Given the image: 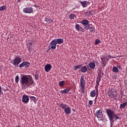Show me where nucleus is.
Masks as SVG:
<instances>
[{
    "label": "nucleus",
    "instance_id": "4",
    "mask_svg": "<svg viewBox=\"0 0 127 127\" xmlns=\"http://www.w3.org/2000/svg\"><path fill=\"white\" fill-rule=\"evenodd\" d=\"M21 63V59L19 57H16L11 62L14 66H18Z\"/></svg>",
    "mask_w": 127,
    "mask_h": 127
},
{
    "label": "nucleus",
    "instance_id": "1",
    "mask_svg": "<svg viewBox=\"0 0 127 127\" xmlns=\"http://www.w3.org/2000/svg\"><path fill=\"white\" fill-rule=\"evenodd\" d=\"M21 83V88L23 89H26V88H28V87H30L31 85H35L34 83V81H33V79L32 77H31L30 79L28 78V75H23L21 77V79L20 80Z\"/></svg>",
    "mask_w": 127,
    "mask_h": 127
},
{
    "label": "nucleus",
    "instance_id": "6",
    "mask_svg": "<svg viewBox=\"0 0 127 127\" xmlns=\"http://www.w3.org/2000/svg\"><path fill=\"white\" fill-rule=\"evenodd\" d=\"M95 116L98 119L99 121H102V118H103V113L102 112V110H99L96 111Z\"/></svg>",
    "mask_w": 127,
    "mask_h": 127
},
{
    "label": "nucleus",
    "instance_id": "16",
    "mask_svg": "<svg viewBox=\"0 0 127 127\" xmlns=\"http://www.w3.org/2000/svg\"><path fill=\"white\" fill-rule=\"evenodd\" d=\"M80 3L83 7H87L88 6V4H89V1H80Z\"/></svg>",
    "mask_w": 127,
    "mask_h": 127
},
{
    "label": "nucleus",
    "instance_id": "35",
    "mask_svg": "<svg viewBox=\"0 0 127 127\" xmlns=\"http://www.w3.org/2000/svg\"><path fill=\"white\" fill-rule=\"evenodd\" d=\"M90 32H95V27H91L89 29Z\"/></svg>",
    "mask_w": 127,
    "mask_h": 127
},
{
    "label": "nucleus",
    "instance_id": "17",
    "mask_svg": "<svg viewBox=\"0 0 127 127\" xmlns=\"http://www.w3.org/2000/svg\"><path fill=\"white\" fill-rule=\"evenodd\" d=\"M100 82H101V77H98L97 78L96 85V87H95V89H96V90L97 92H98V88H97V87H98L99 86V85H100Z\"/></svg>",
    "mask_w": 127,
    "mask_h": 127
},
{
    "label": "nucleus",
    "instance_id": "23",
    "mask_svg": "<svg viewBox=\"0 0 127 127\" xmlns=\"http://www.w3.org/2000/svg\"><path fill=\"white\" fill-rule=\"evenodd\" d=\"M32 44H33V41L29 40L26 43V46L27 47H31L32 46Z\"/></svg>",
    "mask_w": 127,
    "mask_h": 127
},
{
    "label": "nucleus",
    "instance_id": "40",
    "mask_svg": "<svg viewBox=\"0 0 127 127\" xmlns=\"http://www.w3.org/2000/svg\"><path fill=\"white\" fill-rule=\"evenodd\" d=\"M113 79H115L116 80V79H117V78H118V75H114L113 77H112Z\"/></svg>",
    "mask_w": 127,
    "mask_h": 127
},
{
    "label": "nucleus",
    "instance_id": "11",
    "mask_svg": "<svg viewBox=\"0 0 127 127\" xmlns=\"http://www.w3.org/2000/svg\"><path fill=\"white\" fill-rule=\"evenodd\" d=\"M114 92H115L114 89H110L109 90H108V94L109 97H110V98H115V97H116V94H115V93H114Z\"/></svg>",
    "mask_w": 127,
    "mask_h": 127
},
{
    "label": "nucleus",
    "instance_id": "44",
    "mask_svg": "<svg viewBox=\"0 0 127 127\" xmlns=\"http://www.w3.org/2000/svg\"><path fill=\"white\" fill-rule=\"evenodd\" d=\"M97 97H98V95H96V97H95L94 101L97 100Z\"/></svg>",
    "mask_w": 127,
    "mask_h": 127
},
{
    "label": "nucleus",
    "instance_id": "28",
    "mask_svg": "<svg viewBox=\"0 0 127 127\" xmlns=\"http://www.w3.org/2000/svg\"><path fill=\"white\" fill-rule=\"evenodd\" d=\"M95 13H96V12L94 10H91L90 11L86 12V14L87 15H91L92 14H95Z\"/></svg>",
    "mask_w": 127,
    "mask_h": 127
},
{
    "label": "nucleus",
    "instance_id": "2",
    "mask_svg": "<svg viewBox=\"0 0 127 127\" xmlns=\"http://www.w3.org/2000/svg\"><path fill=\"white\" fill-rule=\"evenodd\" d=\"M106 112L110 122V127H113L114 123H115L114 119H115V121L120 120V117L115 113L114 111L112 110L111 109H106Z\"/></svg>",
    "mask_w": 127,
    "mask_h": 127
},
{
    "label": "nucleus",
    "instance_id": "31",
    "mask_svg": "<svg viewBox=\"0 0 127 127\" xmlns=\"http://www.w3.org/2000/svg\"><path fill=\"white\" fill-rule=\"evenodd\" d=\"M82 65L79 64L78 65H74L73 68L74 70H78V69H80V68H81Z\"/></svg>",
    "mask_w": 127,
    "mask_h": 127
},
{
    "label": "nucleus",
    "instance_id": "42",
    "mask_svg": "<svg viewBox=\"0 0 127 127\" xmlns=\"http://www.w3.org/2000/svg\"><path fill=\"white\" fill-rule=\"evenodd\" d=\"M2 92V90L1 89V86L0 85V96L1 95Z\"/></svg>",
    "mask_w": 127,
    "mask_h": 127
},
{
    "label": "nucleus",
    "instance_id": "27",
    "mask_svg": "<svg viewBox=\"0 0 127 127\" xmlns=\"http://www.w3.org/2000/svg\"><path fill=\"white\" fill-rule=\"evenodd\" d=\"M90 95L91 98H94V97H96V91H95V90L91 91L90 92Z\"/></svg>",
    "mask_w": 127,
    "mask_h": 127
},
{
    "label": "nucleus",
    "instance_id": "37",
    "mask_svg": "<svg viewBox=\"0 0 127 127\" xmlns=\"http://www.w3.org/2000/svg\"><path fill=\"white\" fill-rule=\"evenodd\" d=\"M100 42H101V41H100V40L99 39L96 40L95 42V45H98V44H99V43H100Z\"/></svg>",
    "mask_w": 127,
    "mask_h": 127
},
{
    "label": "nucleus",
    "instance_id": "36",
    "mask_svg": "<svg viewBox=\"0 0 127 127\" xmlns=\"http://www.w3.org/2000/svg\"><path fill=\"white\" fill-rule=\"evenodd\" d=\"M30 99H31L32 101H34L35 102H36V98L34 96H30Z\"/></svg>",
    "mask_w": 127,
    "mask_h": 127
},
{
    "label": "nucleus",
    "instance_id": "41",
    "mask_svg": "<svg viewBox=\"0 0 127 127\" xmlns=\"http://www.w3.org/2000/svg\"><path fill=\"white\" fill-rule=\"evenodd\" d=\"M111 58H115V57H112V56H109L108 57L107 59H108V60H110V59H111Z\"/></svg>",
    "mask_w": 127,
    "mask_h": 127
},
{
    "label": "nucleus",
    "instance_id": "21",
    "mask_svg": "<svg viewBox=\"0 0 127 127\" xmlns=\"http://www.w3.org/2000/svg\"><path fill=\"white\" fill-rule=\"evenodd\" d=\"M45 21L47 22L48 24H51L52 22H53V20L51 18H45Z\"/></svg>",
    "mask_w": 127,
    "mask_h": 127
},
{
    "label": "nucleus",
    "instance_id": "33",
    "mask_svg": "<svg viewBox=\"0 0 127 127\" xmlns=\"http://www.w3.org/2000/svg\"><path fill=\"white\" fill-rule=\"evenodd\" d=\"M15 82L17 83L19 82V76L18 75L16 76L15 78Z\"/></svg>",
    "mask_w": 127,
    "mask_h": 127
},
{
    "label": "nucleus",
    "instance_id": "38",
    "mask_svg": "<svg viewBox=\"0 0 127 127\" xmlns=\"http://www.w3.org/2000/svg\"><path fill=\"white\" fill-rule=\"evenodd\" d=\"M39 75H38V74H36L35 75V80H38V79H39Z\"/></svg>",
    "mask_w": 127,
    "mask_h": 127
},
{
    "label": "nucleus",
    "instance_id": "30",
    "mask_svg": "<svg viewBox=\"0 0 127 127\" xmlns=\"http://www.w3.org/2000/svg\"><path fill=\"white\" fill-rule=\"evenodd\" d=\"M64 84H65V80H62L59 83V85L60 87H63Z\"/></svg>",
    "mask_w": 127,
    "mask_h": 127
},
{
    "label": "nucleus",
    "instance_id": "45",
    "mask_svg": "<svg viewBox=\"0 0 127 127\" xmlns=\"http://www.w3.org/2000/svg\"><path fill=\"white\" fill-rule=\"evenodd\" d=\"M1 69H2V67L1 66H0V72H1Z\"/></svg>",
    "mask_w": 127,
    "mask_h": 127
},
{
    "label": "nucleus",
    "instance_id": "25",
    "mask_svg": "<svg viewBox=\"0 0 127 127\" xmlns=\"http://www.w3.org/2000/svg\"><path fill=\"white\" fill-rule=\"evenodd\" d=\"M127 105V102H125L121 104H120V110H123V109H125V108H126V106Z\"/></svg>",
    "mask_w": 127,
    "mask_h": 127
},
{
    "label": "nucleus",
    "instance_id": "19",
    "mask_svg": "<svg viewBox=\"0 0 127 127\" xmlns=\"http://www.w3.org/2000/svg\"><path fill=\"white\" fill-rule=\"evenodd\" d=\"M70 90H71V88H70V87H67L64 90H61V94H66V93L69 92V91H70Z\"/></svg>",
    "mask_w": 127,
    "mask_h": 127
},
{
    "label": "nucleus",
    "instance_id": "3",
    "mask_svg": "<svg viewBox=\"0 0 127 127\" xmlns=\"http://www.w3.org/2000/svg\"><path fill=\"white\" fill-rule=\"evenodd\" d=\"M57 45V44L56 42L55 41V40H53L50 43V45H49V50H55L56 49V46Z\"/></svg>",
    "mask_w": 127,
    "mask_h": 127
},
{
    "label": "nucleus",
    "instance_id": "15",
    "mask_svg": "<svg viewBox=\"0 0 127 127\" xmlns=\"http://www.w3.org/2000/svg\"><path fill=\"white\" fill-rule=\"evenodd\" d=\"M52 68V66L50 64H47L45 66V70L46 72H48L49 71H50L51 70V68Z\"/></svg>",
    "mask_w": 127,
    "mask_h": 127
},
{
    "label": "nucleus",
    "instance_id": "47",
    "mask_svg": "<svg viewBox=\"0 0 127 127\" xmlns=\"http://www.w3.org/2000/svg\"><path fill=\"white\" fill-rule=\"evenodd\" d=\"M20 0H18V1H19Z\"/></svg>",
    "mask_w": 127,
    "mask_h": 127
},
{
    "label": "nucleus",
    "instance_id": "39",
    "mask_svg": "<svg viewBox=\"0 0 127 127\" xmlns=\"http://www.w3.org/2000/svg\"><path fill=\"white\" fill-rule=\"evenodd\" d=\"M117 68L118 69H120V70H122V69H123V68H122V66H121V65H117Z\"/></svg>",
    "mask_w": 127,
    "mask_h": 127
},
{
    "label": "nucleus",
    "instance_id": "9",
    "mask_svg": "<svg viewBox=\"0 0 127 127\" xmlns=\"http://www.w3.org/2000/svg\"><path fill=\"white\" fill-rule=\"evenodd\" d=\"M23 11L24 13H32L33 12V8L32 7H27L23 9Z\"/></svg>",
    "mask_w": 127,
    "mask_h": 127
},
{
    "label": "nucleus",
    "instance_id": "12",
    "mask_svg": "<svg viewBox=\"0 0 127 127\" xmlns=\"http://www.w3.org/2000/svg\"><path fill=\"white\" fill-rule=\"evenodd\" d=\"M22 102L25 104H27L29 102V97L27 95H23L22 97Z\"/></svg>",
    "mask_w": 127,
    "mask_h": 127
},
{
    "label": "nucleus",
    "instance_id": "46",
    "mask_svg": "<svg viewBox=\"0 0 127 127\" xmlns=\"http://www.w3.org/2000/svg\"><path fill=\"white\" fill-rule=\"evenodd\" d=\"M94 104H96V103H97V101L96 100H95V101H94Z\"/></svg>",
    "mask_w": 127,
    "mask_h": 127
},
{
    "label": "nucleus",
    "instance_id": "43",
    "mask_svg": "<svg viewBox=\"0 0 127 127\" xmlns=\"http://www.w3.org/2000/svg\"><path fill=\"white\" fill-rule=\"evenodd\" d=\"M27 48L28 51H31V47H27Z\"/></svg>",
    "mask_w": 127,
    "mask_h": 127
},
{
    "label": "nucleus",
    "instance_id": "20",
    "mask_svg": "<svg viewBox=\"0 0 127 127\" xmlns=\"http://www.w3.org/2000/svg\"><path fill=\"white\" fill-rule=\"evenodd\" d=\"M64 112L65 114H67V115H70L71 114V109L70 107H66L64 110Z\"/></svg>",
    "mask_w": 127,
    "mask_h": 127
},
{
    "label": "nucleus",
    "instance_id": "34",
    "mask_svg": "<svg viewBox=\"0 0 127 127\" xmlns=\"http://www.w3.org/2000/svg\"><path fill=\"white\" fill-rule=\"evenodd\" d=\"M93 105V101L92 100H89V102H88V107L89 108H91V107H92Z\"/></svg>",
    "mask_w": 127,
    "mask_h": 127
},
{
    "label": "nucleus",
    "instance_id": "22",
    "mask_svg": "<svg viewBox=\"0 0 127 127\" xmlns=\"http://www.w3.org/2000/svg\"><path fill=\"white\" fill-rule=\"evenodd\" d=\"M87 70L88 68H87V66H81V68L80 69V71L81 72H82V73H86Z\"/></svg>",
    "mask_w": 127,
    "mask_h": 127
},
{
    "label": "nucleus",
    "instance_id": "10",
    "mask_svg": "<svg viewBox=\"0 0 127 127\" xmlns=\"http://www.w3.org/2000/svg\"><path fill=\"white\" fill-rule=\"evenodd\" d=\"M29 66H30V63L28 62H23L19 65V68H22L23 67H25V68H29Z\"/></svg>",
    "mask_w": 127,
    "mask_h": 127
},
{
    "label": "nucleus",
    "instance_id": "29",
    "mask_svg": "<svg viewBox=\"0 0 127 127\" xmlns=\"http://www.w3.org/2000/svg\"><path fill=\"white\" fill-rule=\"evenodd\" d=\"M60 108H62L63 110H64L67 107V104L64 103H61L60 105Z\"/></svg>",
    "mask_w": 127,
    "mask_h": 127
},
{
    "label": "nucleus",
    "instance_id": "13",
    "mask_svg": "<svg viewBox=\"0 0 127 127\" xmlns=\"http://www.w3.org/2000/svg\"><path fill=\"white\" fill-rule=\"evenodd\" d=\"M75 29L77 31H83L84 30V28L80 26V25L78 24H76V25L75 26Z\"/></svg>",
    "mask_w": 127,
    "mask_h": 127
},
{
    "label": "nucleus",
    "instance_id": "8",
    "mask_svg": "<svg viewBox=\"0 0 127 127\" xmlns=\"http://www.w3.org/2000/svg\"><path fill=\"white\" fill-rule=\"evenodd\" d=\"M81 23L84 25L85 29H89L90 25H89V21L88 20L83 19L81 21Z\"/></svg>",
    "mask_w": 127,
    "mask_h": 127
},
{
    "label": "nucleus",
    "instance_id": "26",
    "mask_svg": "<svg viewBox=\"0 0 127 127\" xmlns=\"http://www.w3.org/2000/svg\"><path fill=\"white\" fill-rule=\"evenodd\" d=\"M112 71L114 73H119L120 72V70L116 66H113L112 68Z\"/></svg>",
    "mask_w": 127,
    "mask_h": 127
},
{
    "label": "nucleus",
    "instance_id": "14",
    "mask_svg": "<svg viewBox=\"0 0 127 127\" xmlns=\"http://www.w3.org/2000/svg\"><path fill=\"white\" fill-rule=\"evenodd\" d=\"M55 41H56V43L57 44H62L64 42V40L62 38L54 39Z\"/></svg>",
    "mask_w": 127,
    "mask_h": 127
},
{
    "label": "nucleus",
    "instance_id": "7",
    "mask_svg": "<svg viewBox=\"0 0 127 127\" xmlns=\"http://www.w3.org/2000/svg\"><path fill=\"white\" fill-rule=\"evenodd\" d=\"M96 65V66H98L99 65V63L95 60L93 61L92 63H90L88 64V66L90 69H95Z\"/></svg>",
    "mask_w": 127,
    "mask_h": 127
},
{
    "label": "nucleus",
    "instance_id": "18",
    "mask_svg": "<svg viewBox=\"0 0 127 127\" xmlns=\"http://www.w3.org/2000/svg\"><path fill=\"white\" fill-rule=\"evenodd\" d=\"M76 16H77L76 14L71 13V14L68 15V17L69 19H70V20H72V19H75V18H76Z\"/></svg>",
    "mask_w": 127,
    "mask_h": 127
},
{
    "label": "nucleus",
    "instance_id": "24",
    "mask_svg": "<svg viewBox=\"0 0 127 127\" xmlns=\"http://www.w3.org/2000/svg\"><path fill=\"white\" fill-rule=\"evenodd\" d=\"M101 61V64H102V65H104V66H106V65H107V63L106 62V60L105 59V57L103 58H100Z\"/></svg>",
    "mask_w": 127,
    "mask_h": 127
},
{
    "label": "nucleus",
    "instance_id": "32",
    "mask_svg": "<svg viewBox=\"0 0 127 127\" xmlns=\"http://www.w3.org/2000/svg\"><path fill=\"white\" fill-rule=\"evenodd\" d=\"M6 9V6L3 5L0 7V11H1V10H5Z\"/></svg>",
    "mask_w": 127,
    "mask_h": 127
},
{
    "label": "nucleus",
    "instance_id": "5",
    "mask_svg": "<svg viewBox=\"0 0 127 127\" xmlns=\"http://www.w3.org/2000/svg\"><path fill=\"white\" fill-rule=\"evenodd\" d=\"M84 79V76L82 75L80 78V87L81 90H82V91L85 90V84H86V80Z\"/></svg>",
    "mask_w": 127,
    "mask_h": 127
}]
</instances>
